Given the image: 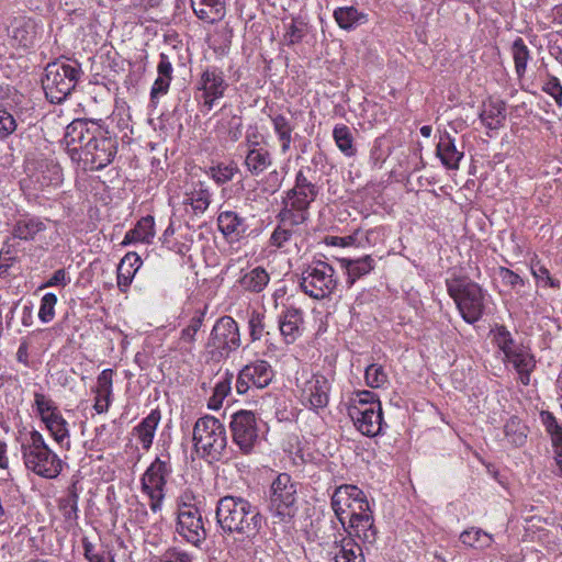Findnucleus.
Segmentation results:
<instances>
[{
    "label": "nucleus",
    "instance_id": "1",
    "mask_svg": "<svg viewBox=\"0 0 562 562\" xmlns=\"http://www.w3.org/2000/svg\"><path fill=\"white\" fill-rule=\"evenodd\" d=\"M215 518L222 535L240 536L247 540L245 546L252 543L263 524L259 508L237 495H225L217 501Z\"/></svg>",
    "mask_w": 562,
    "mask_h": 562
},
{
    "label": "nucleus",
    "instance_id": "2",
    "mask_svg": "<svg viewBox=\"0 0 562 562\" xmlns=\"http://www.w3.org/2000/svg\"><path fill=\"white\" fill-rule=\"evenodd\" d=\"M19 441L26 470L44 479H55L61 473L63 460L48 447L38 430L21 435Z\"/></svg>",
    "mask_w": 562,
    "mask_h": 562
},
{
    "label": "nucleus",
    "instance_id": "3",
    "mask_svg": "<svg viewBox=\"0 0 562 562\" xmlns=\"http://www.w3.org/2000/svg\"><path fill=\"white\" fill-rule=\"evenodd\" d=\"M193 441L196 452L209 462L220 461L227 447L226 429L214 416L199 418L193 427Z\"/></svg>",
    "mask_w": 562,
    "mask_h": 562
},
{
    "label": "nucleus",
    "instance_id": "4",
    "mask_svg": "<svg viewBox=\"0 0 562 562\" xmlns=\"http://www.w3.org/2000/svg\"><path fill=\"white\" fill-rule=\"evenodd\" d=\"M297 482L288 473H279L271 482L267 509L273 524L290 522L297 512Z\"/></svg>",
    "mask_w": 562,
    "mask_h": 562
},
{
    "label": "nucleus",
    "instance_id": "5",
    "mask_svg": "<svg viewBox=\"0 0 562 562\" xmlns=\"http://www.w3.org/2000/svg\"><path fill=\"white\" fill-rule=\"evenodd\" d=\"M446 284L462 318L469 324L480 321L485 308L484 293L481 286L467 278L449 279Z\"/></svg>",
    "mask_w": 562,
    "mask_h": 562
},
{
    "label": "nucleus",
    "instance_id": "6",
    "mask_svg": "<svg viewBox=\"0 0 562 562\" xmlns=\"http://www.w3.org/2000/svg\"><path fill=\"white\" fill-rule=\"evenodd\" d=\"M80 77V67L61 61L49 63L42 79L46 99L54 104L64 102L75 89Z\"/></svg>",
    "mask_w": 562,
    "mask_h": 562
},
{
    "label": "nucleus",
    "instance_id": "7",
    "mask_svg": "<svg viewBox=\"0 0 562 562\" xmlns=\"http://www.w3.org/2000/svg\"><path fill=\"white\" fill-rule=\"evenodd\" d=\"M300 289L314 300L329 297L338 285V278L331 265L324 260H314L301 272Z\"/></svg>",
    "mask_w": 562,
    "mask_h": 562
},
{
    "label": "nucleus",
    "instance_id": "8",
    "mask_svg": "<svg viewBox=\"0 0 562 562\" xmlns=\"http://www.w3.org/2000/svg\"><path fill=\"white\" fill-rule=\"evenodd\" d=\"M116 153V137L101 125L78 164H81L85 170H101L113 161Z\"/></svg>",
    "mask_w": 562,
    "mask_h": 562
},
{
    "label": "nucleus",
    "instance_id": "9",
    "mask_svg": "<svg viewBox=\"0 0 562 562\" xmlns=\"http://www.w3.org/2000/svg\"><path fill=\"white\" fill-rule=\"evenodd\" d=\"M227 89L228 83L222 69L215 66L206 67L195 85V99L201 112L206 114L212 111L216 101L224 97Z\"/></svg>",
    "mask_w": 562,
    "mask_h": 562
},
{
    "label": "nucleus",
    "instance_id": "10",
    "mask_svg": "<svg viewBox=\"0 0 562 562\" xmlns=\"http://www.w3.org/2000/svg\"><path fill=\"white\" fill-rule=\"evenodd\" d=\"M277 218L269 244L277 249H283L291 243L297 244L305 232L307 217L302 213L292 212L290 209H281Z\"/></svg>",
    "mask_w": 562,
    "mask_h": 562
},
{
    "label": "nucleus",
    "instance_id": "11",
    "mask_svg": "<svg viewBox=\"0 0 562 562\" xmlns=\"http://www.w3.org/2000/svg\"><path fill=\"white\" fill-rule=\"evenodd\" d=\"M171 472L169 457L156 458L142 476V491L150 498L149 507L154 513L161 508L167 479Z\"/></svg>",
    "mask_w": 562,
    "mask_h": 562
},
{
    "label": "nucleus",
    "instance_id": "12",
    "mask_svg": "<svg viewBox=\"0 0 562 562\" xmlns=\"http://www.w3.org/2000/svg\"><path fill=\"white\" fill-rule=\"evenodd\" d=\"M233 442L243 454H250L259 441V420L251 411H238L229 422Z\"/></svg>",
    "mask_w": 562,
    "mask_h": 562
},
{
    "label": "nucleus",
    "instance_id": "13",
    "mask_svg": "<svg viewBox=\"0 0 562 562\" xmlns=\"http://www.w3.org/2000/svg\"><path fill=\"white\" fill-rule=\"evenodd\" d=\"M330 506L342 527H345L346 521L345 514L348 513L349 518H352L370 508L363 491L351 484H342L335 490Z\"/></svg>",
    "mask_w": 562,
    "mask_h": 562
},
{
    "label": "nucleus",
    "instance_id": "14",
    "mask_svg": "<svg viewBox=\"0 0 562 562\" xmlns=\"http://www.w3.org/2000/svg\"><path fill=\"white\" fill-rule=\"evenodd\" d=\"M296 386L305 407L317 411L328 405L330 383L325 375L303 371L296 378Z\"/></svg>",
    "mask_w": 562,
    "mask_h": 562
},
{
    "label": "nucleus",
    "instance_id": "15",
    "mask_svg": "<svg viewBox=\"0 0 562 562\" xmlns=\"http://www.w3.org/2000/svg\"><path fill=\"white\" fill-rule=\"evenodd\" d=\"M100 127L99 123L83 119L74 120L67 125L64 144L72 161L79 162Z\"/></svg>",
    "mask_w": 562,
    "mask_h": 562
},
{
    "label": "nucleus",
    "instance_id": "16",
    "mask_svg": "<svg viewBox=\"0 0 562 562\" xmlns=\"http://www.w3.org/2000/svg\"><path fill=\"white\" fill-rule=\"evenodd\" d=\"M306 172H311V168L300 169L295 177V184L286 192L283 200V209H290L292 212L302 213L308 218V207L317 198L318 189L308 178Z\"/></svg>",
    "mask_w": 562,
    "mask_h": 562
},
{
    "label": "nucleus",
    "instance_id": "17",
    "mask_svg": "<svg viewBox=\"0 0 562 562\" xmlns=\"http://www.w3.org/2000/svg\"><path fill=\"white\" fill-rule=\"evenodd\" d=\"M240 346L239 327L231 316H223L213 326L207 347L221 351L222 355H229Z\"/></svg>",
    "mask_w": 562,
    "mask_h": 562
},
{
    "label": "nucleus",
    "instance_id": "18",
    "mask_svg": "<svg viewBox=\"0 0 562 562\" xmlns=\"http://www.w3.org/2000/svg\"><path fill=\"white\" fill-rule=\"evenodd\" d=\"M176 531L187 542L195 547L206 539L202 515L196 507L184 504L179 509Z\"/></svg>",
    "mask_w": 562,
    "mask_h": 562
},
{
    "label": "nucleus",
    "instance_id": "19",
    "mask_svg": "<svg viewBox=\"0 0 562 562\" xmlns=\"http://www.w3.org/2000/svg\"><path fill=\"white\" fill-rule=\"evenodd\" d=\"M274 378V371L271 364L266 360H256L246 364L236 380V390L238 394H246L251 386L262 390L267 387Z\"/></svg>",
    "mask_w": 562,
    "mask_h": 562
},
{
    "label": "nucleus",
    "instance_id": "20",
    "mask_svg": "<svg viewBox=\"0 0 562 562\" xmlns=\"http://www.w3.org/2000/svg\"><path fill=\"white\" fill-rule=\"evenodd\" d=\"M40 25L32 19L25 16L14 18L8 32L12 45L29 49L34 47L40 34Z\"/></svg>",
    "mask_w": 562,
    "mask_h": 562
},
{
    "label": "nucleus",
    "instance_id": "21",
    "mask_svg": "<svg viewBox=\"0 0 562 562\" xmlns=\"http://www.w3.org/2000/svg\"><path fill=\"white\" fill-rule=\"evenodd\" d=\"M348 415L356 428L364 436L374 437L382 429V407L366 408L363 406H350Z\"/></svg>",
    "mask_w": 562,
    "mask_h": 562
},
{
    "label": "nucleus",
    "instance_id": "22",
    "mask_svg": "<svg viewBox=\"0 0 562 562\" xmlns=\"http://www.w3.org/2000/svg\"><path fill=\"white\" fill-rule=\"evenodd\" d=\"M348 532V538H358L364 544L372 546L378 539V529L374 525V518L371 508L363 514H358L349 518L348 526L342 527Z\"/></svg>",
    "mask_w": 562,
    "mask_h": 562
},
{
    "label": "nucleus",
    "instance_id": "23",
    "mask_svg": "<svg viewBox=\"0 0 562 562\" xmlns=\"http://www.w3.org/2000/svg\"><path fill=\"white\" fill-rule=\"evenodd\" d=\"M303 312L295 306L285 307L278 317V327L285 344H293L302 335Z\"/></svg>",
    "mask_w": 562,
    "mask_h": 562
},
{
    "label": "nucleus",
    "instance_id": "24",
    "mask_svg": "<svg viewBox=\"0 0 562 562\" xmlns=\"http://www.w3.org/2000/svg\"><path fill=\"white\" fill-rule=\"evenodd\" d=\"M113 375L112 369H104L97 378V384L93 389L95 394L93 408L98 414L109 411L113 396Z\"/></svg>",
    "mask_w": 562,
    "mask_h": 562
},
{
    "label": "nucleus",
    "instance_id": "25",
    "mask_svg": "<svg viewBox=\"0 0 562 562\" xmlns=\"http://www.w3.org/2000/svg\"><path fill=\"white\" fill-rule=\"evenodd\" d=\"M338 261L346 272V284L348 288H351L358 279L369 274L376 266L375 259L370 255L356 259L340 258Z\"/></svg>",
    "mask_w": 562,
    "mask_h": 562
},
{
    "label": "nucleus",
    "instance_id": "26",
    "mask_svg": "<svg viewBox=\"0 0 562 562\" xmlns=\"http://www.w3.org/2000/svg\"><path fill=\"white\" fill-rule=\"evenodd\" d=\"M335 537L333 547L334 562H366L363 550L353 538L339 535Z\"/></svg>",
    "mask_w": 562,
    "mask_h": 562
},
{
    "label": "nucleus",
    "instance_id": "27",
    "mask_svg": "<svg viewBox=\"0 0 562 562\" xmlns=\"http://www.w3.org/2000/svg\"><path fill=\"white\" fill-rule=\"evenodd\" d=\"M436 155L441 164L450 170L459 169V164L464 156L463 151L457 149L454 138L448 132L440 135Z\"/></svg>",
    "mask_w": 562,
    "mask_h": 562
},
{
    "label": "nucleus",
    "instance_id": "28",
    "mask_svg": "<svg viewBox=\"0 0 562 562\" xmlns=\"http://www.w3.org/2000/svg\"><path fill=\"white\" fill-rule=\"evenodd\" d=\"M505 360L510 362L517 373L519 374V380L524 385H528L530 383L531 372L536 368V359L530 350L524 346H520L518 349H515L512 355H509Z\"/></svg>",
    "mask_w": 562,
    "mask_h": 562
},
{
    "label": "nucleus",
    "instance_id": "29",
    "mask_svg": "<svg viewBox=\"0 0 562 562\" xmlns=\"http://www.w3.org/2000/svg\"><path fill=\"white\" fill-rule=\"evenodd\" d=\"M195 15L207 23L220 21L225 15L223 0H190Z\"/></svg>",
    "mask_w": 562,
    "mask_h": 562
},
{
    "label": "nucleus",
    "instance_id": "30",
    "mask_svg": "<svg viewBox=\"0 0 562 562\" xmlns=\"http://www.w3.org/2000/svg\"><path fill=\"white\" fill-rule=\"evenodd\" d=\"M273 132L280 143L282 154H286L293 142V133L295 130L294 123L281 113L270 115Z\"/></svg>",
    "mask_w": 562,
    "mask_h": 562
},
{
    "label": "nucleus",
    "instance_id": "31",
    "mask_svg": "<svg viewBox=\"0 0 562 562\" xmlns=\"http://www.w3.org/2000/svg\"><path fill=\"white\" fill-rule=\"evenodd\" d=\"M212 194L204 182L192 183L190 191L186 193L184 204L190 205L194 215L203 214L210 206Z\"/></svg>",
    "mask_w": 562,
    "mask_h": 562
},
{
    "label": "nucleus",
    "instance_id": "32",
    "mask_svg": "<svg viewBox=\"0 0 562 562\" xmlns=\"http://www.w3.org/2000/svg\"><path fill=\"white\" fill-rule=\"evenodd\" d=\"M160 419V411L153 409L136 427H134L133 432L137 436L143 449H150Z\"/></svg>",
    "mask_w": 562,
    "mask_h": 562
},
{
    "label": "nucleus",
    "instance_id": "33",
    "mask_svg": "<svg viewBox=\"0 0 562 562\" xmlns=\"http://www.w3.org/2000/svg\"><path fill=\"white\" fill-rule=\"evenodd\" d=\"M479 117L487 128H501L506 120V103L502 100L485 103Z\"/></svg>",
    "mask_w": 562,
    "mask_h": 562
},
{
    "label": "nucleus",
    "instance_id": "34",
    "mask_svg": "<svg viewBox=\"0 0 562 562\" xmlns=\"http://www.w3.org/2000/svg\"><path fill=\"white\" fill-rule=\"evenodd\" d=\"M333 16L340 29L350 31L368 21V15L356 7H339L335 9Z\"/></svg>",
    "mask_w": 562,
    "mask_h": 562
},
{
    "label": "nucleus",
    "instance_id": "35",
    "mask_svg": "<svg viewBox=\"0 0 562 562\" xmlns=\"http://www.w3.org/2000/svg\"><path fill=\"white\" fill-rule=\"evenodd\" d=\"M244 165L251 176L257 177L272 165V155L266 148L246 150Z\"/></svg>",
    "mask_w": 562,
    "mask_h": 562
},
{
    "label": "nucleus",
    "instance_id": "36",
    "mask_svg": "<svg viewBox=\"0 0 562 562\" xmlns=\"http://www.w3.org/2000/svg\"><path fill=\"white\" fill-rule=\"evenodd\" d=\"M155 236V222L151 215H147L142 217L135 227L128 231L124 237L123 244H132V243H150L151 238Z\"/></svg>",
    "mask_w": 562,
    "mask_h": 562
},
{
    "label": "nucleus",
    "instance_id": "37",
    "mask_svg": "<svg viewBox=\"0 0 562 562\" xmlns=\"http://www.w3.org/2000/svg\"><path fill=\"white\" fill-rule=\"evenodd\" d=\"M50 432L54 440L61 447L66 448L67 450L70 449V440H69V430H68V423L66 419L61 416L60 412L57 414H54L50 417H46V419L43 422Z\"/></svg>",
    "mask_w": 562,
    "mask_h": 562
},
{
    "label": "nucleus",
    "instance_id": "38",
    "mask_svg": "<svg viewBox=\"0 0 562 562\" xmlns=\"http://www.w3.org/2000/svg\"><path fill=\"white\" fill-rule=\"evenodd\" d=\"M46 229V224L38 217L19 220L12 229V235L21 240H33L35 236Z\"/></svg>",
    "mask_w": 562,
    "mask_h": 562
},
{
    "label": "nucleus",
    "instance_id": "39",
    "mask_svg": "<svg viewBox=\"0 0 562 562\" xmlns=\"http://www.w3.org/2000/svg\"><path fill=\"white\" fill-rule=\"evenodd\" d=\"M270 277L262 267H256L245 273L240 280V286L249 292L259 293L268 285Z\"/></svg>",
    "mask_w": 562,
    "mask_h": 562
},
{
    "label": "nucleus",
    "instance_id": "40",
    "mask_svg": "<svg viewBox=\"0 0 562 562\" xmlns=\"http://www.w3.org/2000/svg\"><path fill=\"white\" fill-rule=\"evenodd\" d=\"M218 229L225 235L240 236L246 231L245 220L239 217L233 211H225L220 213L217 217Z\"/></svg>",
    "mask_w": 562,
    "mask_h": 562
},
{
    "label": "nucleus",
    "instance_id": "41",
    "mask_svg": "<svg viewBox=\"0 0 562 562\" xmlns=\"http://www.w3.org/2000/svg\"><path fill=\"white\" fill-rule=\"evenodd\" d=\"M504 434L509 443L520 447L525 443L528 427L517 416H512L504 425Z\"/></svg>",
    "mask_w": 562,
    "mask_h": 562
},
{
    "label": "nucleus",
    "instance_id": "42",
    "mask_svg": "<svg viewBox=\"0 0 562 562\" xmlns=\"http://www.w3.org/2000/svg\"><path fill=\"white\" fill-rule=\"evenodd\" d=\"M491 334L493 335V341L504 353L505 359L521 346L515 342L512 333L504 325H496Z\"/></svg>",
    "mask_w": 562,
    "mask_h": 562
},
{
    "label": "nucleus",
    "instance_id": "43",
    "mask_svg": "<svg viewBox=\"0 0 562 562\" xmlns=\"http://www.w3.org/2000/svg\"><path fill=\"white\" fill-rule=\"evenodd\" d=\"M334 140L339 150L347 157L356 155V147L353 146V136L350 128L345 124H338L333 131Z\"/></svg>",
    "mask_w": 562,
    "mask_h": 562
},
{
    "label": "nucleus",
    "instance_id": "44",
    "mask_svg": "<svg viewBox=\"0 0 562 562\" xmlns=\"http://www.w3.org/2000/svg\"><path fill=\"white\" fill-rule=\"evenodd\" d=\"M512 55L515 64V71L518 78L526 74L527 64L530 59V50L521 37H517L512 45Z\"/></svg>",
    "mask_w": 562,
    "mask_h": 562
},
{
    "label": "nucleus",
    "instance_id": "45",
    "mask_svg": "<svg viewBox=\"0 0 562 562\" xmlns=\"http://www.w3.org/2000/svg\"><path fill=\"white\" fill-rule=\"evenodd\" d=\"M249 335L252 341L266 338L269 340L271 335L265 314L252 311L248 319Z\"/></svg>",
    "mask_w": 562,
    "mask_h": 562
},
{
    "label": "nucleus",
    "instance_id": "46",
    "mask_svg": "<svg viewBox=\"0 0 562 562\" xmlns=\"http://www.w3.org/2000/svg\"><path fill=\"white\" fill-rule=\"evenodd\" d=\"M460 540L465 546L481 550L488 548L493 542V538L491 535L481 529L475 528L464 530L460 535Z\"/></svg>",
    "mask_w": 562,
    "mask_h": 562
},
{
    "label": "nucleus",
    "instance_id": "47",
    "mask_svg": "<svg viewBox=\"0 0 562 562\" xmlns=\"http://www.w3.org/2000/svg\"><path fill=\"white\" fill-rule=\"evenodd\" d=\"M307 34V23L300 18L292 19L286 25L284 33V42L286 45H295L300 43Z\"/></svg>",
    "mask_w": 562,
    "mask_h": 562
},
{
    "label": "nucleus",
    "instance_id": "48",
    "mask_svg": "<svg viewBox=\"0 0 562 562\" xmlns=\"http://www.w3.org/2000/svg\"><path fill=\"white\" fill-rule=\"evenodd\" d=\"M220 126L228 140L235 143L241 137L243 119L240 115L232 114L227 119H222Z\"/></svg>",
    "mask_w": 562,
    "mask_h": 562
},
{
    "label": "nucleus",
    "instance_id": "49",
    "mask_svg": "<svg viewBox=\"0 0 562 562\" xmlns=\"http://www.w3.org/2000/svg\"><path fill=\"white\" fill-rule=\"evenodd\" d=\"M541 422L547 430V432L551 437V442L553 445L562 443V424H559L554 415L548 411H542L540 413Z\"/></svg>",
    "mask_w": 562,
    "mask_h": 562
},
{
    "label": "nucleus",
    "instance_id": "50",
    "mask_svg": "<svg viewBox=\"0 0 562 562\" xmlns=\"http://www.w3.org/2000/svg\"><path fill=\"white\" fill-rule=\"evenodd\" d=\"M364 379L368 386L379 389L389 382V376L382 366L372 363L367 367Z\"/></svg>",
    "mask_w": 562,
    "mask_h": 562
},
{
    "label": "nucleus",
    "instance_id": "51",
    "mask_svg": "<svg viewBox=\"0 0 562 562\" xmlns=\"http://www.w3.org/2000/svg\"><path fill=\"white\" fill-rule=\"evenodd\" d=\"M34 405L42 422H44L46 417H50L54 414L59 413L55 402L43 393H34Z\"/></svg>",
    "mask_w": 562,
    "mask_h": 562
},
{
    "label": "nucleus",
    "instance_id": "52",
    "mask_svg": "<svg viewBox=\"0 0 562 562\" xmlns=\"http://www.w3.org/2000/svg\"><path fill=\"white\" fill-rule=\"evenodd\" d=\"M531 273L541 286H549L552 289H560V281L553 278L549 270L540 263V261L531 262Z\"/></svg>",
    "mask_w": 562,
    "mask_h": 562
},
{
    "label": "nucleus",
    "instance_id": "53",
    "mask_svg": "<svg viewBox=\"0 0 562 562\" xmlns=\"http://www.w3.org/2000/svg\"><path fill=\"white\" fill-rule=\"evenodd\" d=\"M57 296L54 293H46L41 300L38 318L43 323H49L55 317Z\"/></svg>",
    "mask_w": 562,
    "mask_h": 562
},
{
    "label": "nucleus",
    "instance_id": "54",
    "mask_svg": "<svg viewBox=\"0 0 562 562\" xmlns=\"http://www.w3.org/2000/svg\"><path fill=\"white\" fill-rule=\"evenodd\" d=\"M542 91L552 97L557 105L562 108V85L558 77L548 74Z\"/></svg>",
    "mask_w": 562,
    "mask_h": 562
},
{
    "label": "nucleus",
    "instance_id": "55",
    "mask_svg": "<svg viewBox=\"0 0 562 562\" xmlns=\"http://www.w3.org/2000/svg\"><path fill=\"white\" fill-rule=\"evenodd\" d=\"M82 546L83 554L89 562H114V558L110 552L104 550L95 551L94 546L87 539H83Z\"/></svg>",
    "mask_w": 562,
    "mask_h": 562
},
{
    "label": "nucleus",
    "instance_id": "56",
    "mask_svg": "<svg viewBox=\"0 0 562 562\" xmlns=\"http://www.w3.org/2000/svg\"><path fill=\"white\" fill-rule=\"evenodd\" d=\"M497 276L504 285L509 286L513 290H518L525 285L524 279L508 268L499 267Z\"/></svg>",
    "mask_w": 562,
    "mask_h": 562
},
{
    "label": "nucleus",
    "instance_id": "57",
    "mask_svg": "<svg viewBox=\"0 0 562 562\" xmlns=\"http://www.w3.org/2000/svg\"><path fill=\"white\" fill-rule=\"evenodd\" d=\"M237 170L235 165H218L217 167L211 168V173L216 183L224 184L233 179Z\"/></svg>",
    "mask_w": 562,
    "mask_h": 562
},
{
    "label": "nucleus",
    "instance_id": "58",
    "mask_svg": "<svg viewBox=\"0 0 562 562\" xmlns=\"http://www.w3.org/2000/svg\"><path fill=\"white\" fill-rule=\"evenodd\" d=\"M16 130V122L13 115L5 109L0 108V139L7 138Z\"/></svg>",
    "mask_w": 562,
    "mask_h": 562
},
{
    "label": "nucleus",
    "instance_id": "59",
    "mask_svg": "<svg viewBox=\"0 0 562 562\" xmlns=\"http://www.w3.org/2000/svg\"><path fill=\"white\" fill-rule=\"evenodd\" d=\"M164 562H193V555L178 548L168 549L162 557Z\"/></svg>",
    "mask_w": 562,
    "mask_h": 562
},
{
    "label": "nucleus",
    "instance_id": "60",
    "mask_svg": "<svg viewBox=\"0 0 562 562\" xmlns=\"http://www.w3.org/2000/svg\"><path fill=\"white\" fill-rule=\"evenodd\" d=\"M352 406H363L366 408L381 407L380 401L370 391H362L358 393V401Z\"/></svg>",
    "mask_w": 562,
    "mask_h": 562
},
{
    "label": "nucleus",
    "instance_id": "61",
    "mask_svg": "<svg viewBox=\"0 0 562 562\" xmlns=\"http://www.w3.org/2000/svg\"><path fill=\"white\" fill-rule=\"evenodd\" d=\"M262 135L259 133L257 127H249L245 135V146L247 150L263 149L260 146Z\"/></svg>",
    "mask_w": 562,
    "mask_h": 562
},
{
    "label": "nucleus",
    "instance_id": "62",
    "mask_svg": "<svg viewBox=\"0 0 562 562\" xmlns=\"http://www.w3.org/2000/svg\"><path fill=\"white\" fill-rule=\"evenodd\" d=\"M136 273V269H126L125 267L119 265L117 267V286L125 291V289L131 284L134 276Z\"/></svg>",
    "mask_w": 562,
    "mask_h": 562
},
{
    "label": "nucleus",
    "instance_id": "63",
    "mask_svg": "<svg viewBox=\"0 0 562 562\" xmlns=\"http://www.w3.org/2000/svg\"><path fill=\"white\" fill-rule=\"evenodd\" d=\"M68 283H70V277L67 276L65 269H58L42 288H50L57 285L66 286Z\"/></svg>",
    "mask_w": 562,
    "mask_h": 562
},
{
    "label": "nucleus",
    "instance_id": "64",
    "mask_svg": "<svg viewBox=\"0 0 562 562\" xmlns=\"http://www.w3.org/2000/svg\"><path fill=\"white\" fill-rule=\"evenodd\" d=\"M170 82H171V79L158 76L151 87V91H150L151 99H155L158 95L166 94L169 90Z\"/></svg>",
    "mask_w": 562,
    "mask_h": 562
}]
</instances>
